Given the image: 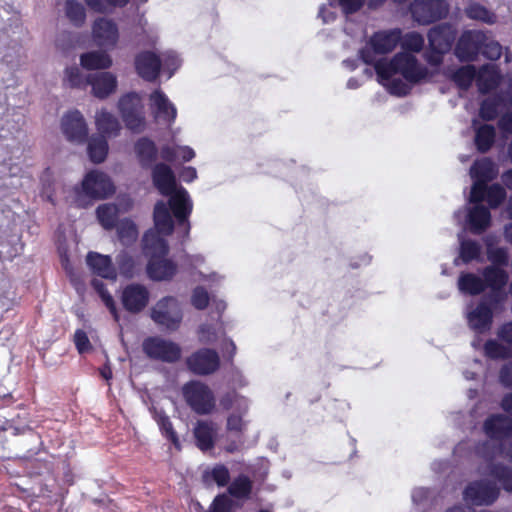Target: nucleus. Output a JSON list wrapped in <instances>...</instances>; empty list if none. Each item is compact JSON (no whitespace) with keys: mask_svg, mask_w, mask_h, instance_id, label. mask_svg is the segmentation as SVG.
<instances>
[{"mask_svg":"<svg viewBox=\"0 0 512 512\" xmlns=\"http://www.w3.org/2000/svg\"><path fill=\"white\" fill-rule=\"evenodd\" d=\"M485 434L494 440L512 436V418L504 414H493L483 424Z\"/></svg>","mask_w":512,"mask_h":512,"instance_id":"aec40b11","label":"nucleus"},{"mask_svg":"<svg viewBox=\"0 0 512 512\" xmlns=\"http://www.w3.org/2000/svg\"><path fill=\"white\" fill-rule=\"evenodd\" d=\"M151 169L153 185L163 196H168L178 190L175 174L168 164L157 163Z\"/></svg>","mask_w":512,"mask_h":512,"instance_id":"f3484780","label":"nucleus"},{"mask_svg":"<svg viewBox=\"0 0 512 512\" xmlns=\"http://www.w3.org/2000/svg\"><path fill=\"white\" fill-rule=\"evenodd\" d=\"M482 280L485 282V289H504L508 283V273L500 267L486 266L482 271Z\"/></svg>","mask_w":512,"mask_h":512,"instance_id":"72a5a7b5","label":"nucleus"},{"mask_svg":"<svg viewBox=\"0 0 512 512\" xmlns=\"http://www.w3.org/2000/svg\"><path fill=\"white\" fill-rule=\"evenodd\" d=\"M155 231L163 235H171L174 231V222L170 215L167 205L163 201H158L154 206L153 212Z\"/></svg>","mask_w":512,"mask_h":512,"instance_id":"2f4dec72","label":"nucleus"},{"mask_svg":"<svg viewBox=\"0 0 512 512\" xmlns=\"http://www.w3.org/2000/svg\"><path fill=\"white\" fill-rule=\"evenodd\" d=\"M458 288L464 294L475 296L485 291V282L474 273L463 272L458 278Z\"/></svg>","mask_w":512,"mask_h":512,"instance_id":"f704fd0d","label":"nucleus"},{"mask_svg":"<svg viewBox=\"0 0 512 512\" xmlns=\"http://www.w3.org/2000/svg\"><path fill=\"white\" fill-rule=\"evenodd\" d=\"M208 478H211L219 487H225L230 481V472L225 465L217 464L211 471L203 474L204 482H208Z\"/></svg>","mask_w":512,"mask_h":512,"instance_id":"864d4df0","label":"nucleus"},{"mask_svg":"<svg viewBox=\"0 0 512 512\" xmlns=\"http://www.w3.org/2000/svg\"><path fill=\"white\" fill-rule=\"evenodd\" d=\"M91 286L93 289L97 292L101 300L103 301L104 305L107 307L109 312L112 314L113 318L118 321L119 320V313L114 301V298L109 293L106 285L103 283V281L94 278L91 280Z\"/></svg>","mask_w":512,"mask_h":512,"instance_id":"49530a36","label":"nucleus"},{"mask_svg":"<svg viewBox=\"0 0 512 512\" xmlns=\"http://www.w3.org/2000/svg\"><path fill=\"white\" fill-rule=\"evenodd\" d=\"M74 343L79 353H85L92 349L90 340L86 332L82 329H77L74 333Z\"/></svg>","mask_w":512,"mask_h":512,"instance_id":"0e129e2a","label":"nucleus"},{"mask_svg":"<svg viewBox=\"0 0 512 512\" xmlns=\"http://www.w3.org/2000/svg\"><path fill=\"white\" fill-rule=\"evenodd\" d=\"M194 437L200 450L208 451L214 448L215 430L211 422L198 421L194 428Z\"/></svg>","mask_w":512,"mask_h":512,"instance_id":"473e14b6","label":"nucleus"},{"mask_svg":"<svg viewBox=\"0 0 512 512\" xmlns=\"http://www.w3.org/2000/svg\"><path fill=\"white\" fill-rule=\"evenodd\" d=\"M395 64H397L398 74L411 84L421 83L430 76L428 68L421 64L412 53H396Z\"/></svg>","mask_w":512,"mask_h":512,"instance_id":"f8f14e48","label":"nucleus"},{"mask_svg":"<svg viewBox=\"0 0 512 512\" xmlns=\"http://www.w3.org/2000/svg\"><path fill=\"white\" fill-rule=\"evenodd\" d=\"M402 39L399 28L374 32L366 45L359 50V58L365 64L375 62L376 55L391 53Z\"/></svg>","mask_w":512,"mask_h":512,"instance_id":"20e7f679","label":"nucleus"},{"mask_svg":"<svg viewBox=\"0 0 512 512\" xmlns=\"http://www.w3.org/2000/svg\"><path fill=\"white\" fill-rule=\"evenodd\" d=\"M457 30L449 22H442L431 27L427 32L428 49L423 57L434 67L443 63L444 56L450 52L455 43Z\"/></svg>","mask_w":512,"mask_h":512,"instance_id":"f03ea898","label":"nucleus"},{"mask_svg":"<svg viewBox=\"0 0 512 512\" xmlns=\"http://www.w3.org/2000/svg\"><path fill=\"white\" fill-rule=\"evenodd\" d=\"M496 130L491 124H482L475 130L474 143L480 153L488 152L494 145Z\"/></svg>","mask_w":512,"mask_h":512,"instance_id":"e433bc0d","label":"nucleus"},{"mask_svg":"<svg viewBox=\"0 0 512 512\" xmlns=\"http://www.w3.org/2000/svg\"><path fill=\"white\" fill-rule=\"evenodd\" d=\"M476 77V68L466 65L457 68L451 75V80L461 89H468Z\"/></svg>","mask_w":512,"mask_h":512,"instance_id":"de8ad7c7","label":"nucleus"},{"mask_svg":"<svg viewBox=\"0 0 512 512\" xmlns=\"http://www.w3.org/2000/svg\"><path fill=\"white\" fill-rule=\"evenodd\" d=\"M65 14L69 21L76 27H81L85 23V7L76 0H66Z\"/></svg>","mask_w":512,"mask_h":512,"instance_id":"09e8293b","label":"nucleus"},{"mask_svg":"<svg viewBox=\"0 0 512 512\" xmlns=\"http://www.w3.org/2000/svg\"><path fill=\"white\" fill-rule=\"evenodd\" d=\"M469 327L478 334L491 329L493 323V309L487 301L480 300L477 306L467 315Z\"/></svg>","mask_w":512,"mask_h":512,"instance_id":"a211bd4d","label":"nucleus"},{"mask_svg":"<svg viewBox=\"0 0 512 512\" xmlns=\"http://www.w3.org/2000/svg\"><path fill=\"white\" fill-rule=\"evenodd\" d=\"M486 194H487V184L474 181V183L471 187L469 201L471 203H474L475 205H478L483 200L486 199Z\"/></svg>","mask_w":512,"mask_h":512,"instance_id":"e2e57ef3","label":"nucleus"},{"mask_svg":"<svg viewBox=\"0 0 512 512\" xmlns=\"http://www.w3.org/2000/svg\"><path fill=\"white\" fill-rule=\"evenodd\" d=\"M470 175L476 182L487 184L498 175V167L489 157L476 160L471 168Z\"/></svg>","mask_w":512,"mask_h":512,"instance_id":"c85d7f7f","label":"nucleus"},{"mask_svg":"<svg viewBox=\"0 0 512 512\" xmlns=\"http://www.w3.org/2000/svg\"><path fill=\"white\" fill-rule=\"evenodd\" d=\"M375 69V72L381 80H390L395 74H398L397 64H395V55L390 59H376L375 62L371 63Z\"/></svg>","mask_w":512,"mask_h":512,"instance_id":"8fccbe9b","label":"nucleus"},{"mask_svg":"<svg viewBox=\"0 0 512 512\" xmlns=\"http://www.w3.org/2000/svg\"><path fill=\"white\" fill-rule=\"evenodd\" d=\"M507 298V294L504 289H490V292L485 295L481 300L488 302L492 309L502 304Z\"/></svg>","mask_w":512,"mask_h":512,"instance_id":"69168bd1","label":"nucleus"},{"mask_svg":"<svg viewBox=\"0 0 512 512\" xmlns=\"http://www.w3.org/2000/svg\"><path fill=\"white\" fill-rule=\"evenodd\" d=\"M134 65L143 80L154 82L160 75L162 62L155 52L142 51L135 56Z\"/></svg>","mask_w":512,"mask_h":512,"instance_id":"2eb2a0df","label":"nucleus"},{"mask_svg":"<svg viewBox=\"0 0 512 512\" xmlns=\"http://www.w3.org/2000/svg\"><path fill=\"white\" fill-rule=\"evenodd\" d=\"M498 379L503 387L512 389V361L501 366Z\"/></svg>","mask_w":512,"mask_h":512,"instance_id":"338daca9","label":"nucleus"},{"mask_svg":"<svg viewBox=\"0 0 512 512\" xmlns=\"http://www.w3.org/2000/svg\"><path fill=\"white\" fill-rule=\"evenodd\" d=\"M120 299L127 312L138 314L148 305L150 293L143 284L131 283L123 288Z\"/></svg>","mask_w":512,"mask_h":512,"instance_id":"4468645a","label":"nucleus"},{"mask_svg":"<svg viewBox=\"0 0 512 512\" xmlns=\"http://www.w3.org/2000/svg\"><path fill=\"white\" fill-rule=\"evenodd\" d=\"M189 372L198 376H209L216 373L221 366L218 352L212 348H199L185 360Z\"/></svg>","mask_w":512,"mask_h":512,"instance_id":"6e6552de","label":"nucleus"},{"mask_svg":"<svg viewBox=\"0 0 512 512\" xmlns=\"http://www.w3.org/2000/svg\"><path fill=\"white\" fill-rule=\"evenodd\" d=\"M157 424L162 434L173 443L177 448L180 447V442L177 433L173 428V424L170 418L164 413H159L156 418Z\"/></svg>","mask_w":512,"mask_h":512,"instance_id":"5fc2aeb1","label":"nucleus"},{"mask_svg":"<svg viewBox=\"0 0 512 512\" xmlns=\"http://www.w3.org/2000/svg\"><path fill=\"white\" fill-rule=\"evenodd\" d=\"M233 501L226 494L217 495L212 501L208 512H231Z\"/></svg>","mask_w":512,"mask_h":512,"instance_id":"680f3d73","label":"nucleus"},{"mask_svg":"<svg viewBox=\"0 0 512 512\" xmlns=\"http://www.w3.org/2000/svg\"><path fill=\"white\" fill-rule=\"evenodd\" d=\"M187 406L197 415L211 414L216 407V398L211 388L200 380H190L181 388Z\"/></svg>","mask_w":512,"mask_h":512,"instance_id":"7ed1b4c3","label":"nucleus"},{"mask_svg":"<svg viewBox=\"0 0 512 512\" xmlns=\"http://www.w3.org/2000/svg\"><path fill=\"white\" fill-rule=\"evenodd\" d=\"M467 222L471 233L479 235L486 231L491 225V213L489 208L478 204L469 209Z\"/></svg>","mask_w":512,"mask_h":512,"instance_id":"cd10ccee","label":"nucleus"},{"mask_svg":"<svg viewBox=\"0 0 512 512\" xmlns=\"http://www.w3.org/2000/svg\"><path fill=\"white\" fill-rule=\"evenodd\" d=\"M65 81L71 88H86L89 84L88 76L84 77L77 66L66 68Z\"/></svg>","mask_w":512,"mask_h":512,"instance_id":"6e6d98bb","label":"nucleus"},{"mask_svg":"<svg viewBox=\"0 0 512 512\" xmlns=\"http://www.w3.org/2000/svg\"><path fill=\"white\" fill-rule=\"evenodd\" d=\"M506 195L505 188L500 184L495 183L487 186L486 200L490 208H498L506 199Z\"/></svg>","mask_w":512,"mask_h":512,"instance_id":"4d7b16f0","label":"nucleus"},{"mask_svg":"<svg viewBox=\"0 0 512 512\" xmlns=\"http://www.w3.org/2000/svg\"><path fill=\"white\" fill-rule=\"evenodd\" d=\"M500 489L488 480H474L467 484L463 498L474 506H490L499 498Z\"/></svg>","mask_w":512,"mask_h":512,"instance_id":"1a4fd4ad","label":"nucleus"},{"mask_svg":"<svg viewBox=\"0 0 512 512\" xmlns=\"http://www.w3.org/2000/svg\"><path fill=\"white\" fill-rule=\"evenodd\" d=\"M84 2L94 12L104 13L107 7H125L130 0H84Z\"/></svg>","mask_w":512,"mask_h":512,"instance_id":"bf43d9fd","label":"nucleus"},{"mask_svg":"<svg viewBox=\"0 0 512 512\" xmlns=\"http://www.w3.org/2000/svg\"><path fill=\"white\" fill-rule=\"evenodd\" d=\"M425 44L424 37L415 31L408 32L404 35L401 46L403 48V52L408 53H419L422 51Z\"/></svg>","mask_w":512,"mask_h":512,"instance_id":"603ef678","label":"nucleus"},{"mask_svg":"<svg viewBox=\"0 0 512 512\" xmlns=\"http://www.w3.org/2000/svg\"><path fill=\"white\" fill-rule=\"evenodd\" d=\"M502 53V45L488 31L477 29L464 30L454 48V54L461 62H474L479 55L496 61L500 59Z\"/></svg>","mask_w":512,"mask_h":512,"instance_id":"f257e3e1","label":"nucleus"},{"mask_svg":"<svg viewBox=\"0 0 512 512\" xmlns=\"http://www.w3.org/2000/svg\"><path fill=\"white\" fill-rule=\"evenodd\" d=\"M151 319L166 330L176 331L183 319L179 301L173 296L161 298L151 310Z\"/></svg>","mask_w":512,"mask_h":512,"instance_id":"39448f33","label":"nucleus"},{"mask_svg":"<svg viewBox=\"0 0 512 512\" xmlns=\"http://www.w3.org/2000/svg\"><path fill=\"white\" fill-rule=\"evenodd\" d=\"M465 15L472 20L487 24L496 22V15L480 3L474 2L465 8Z\"/></svg>","mask_w":512,"mask_h":512,"instance_id":"a18cd8bd","label":"nucleus"},{"mask_svg":"<svg viewBox=\"0 0 512 512\" xmlns=\"http://www.w3.org/2000/svg\"><path fill=\"white\" fill-rule=\"evenodd\" d=\"M116 263L119 273L127 279L133 278L141 270L140 257H134L127 252H121L118 254L116 257Z\"/></svg>","mask_w":512,"mask_h":512,"instance_id":"4c0bfd02","label":"nucleus"},{"mask_svg":"<svg viewBox=\"0 0 512 512\" xmlns=\"http://www.w3.org/2000/svg\"><path fill=\"white\" fill-rule=\"evenodd\" d=\"M409 10L415 22L429 25L446 18L449 6L445 0H414Z\"/></svg>","mask_w":512,"mask_h":512,"instance_id":"0eeeda50","label":"nucleus"},{"mask_svg":"<svg viewBox=\"0 0 512 512\" xmlns=\"http://www.w3.org/2000/svg\"><path fill=\"white\" fill-rule=\"evenodd\" d=\"M88 83L92 87L93 95L99 99L107 98L117 88L116 76L110 72L90 74Z\"/></svg>","mask_w":512,"mask_h":512,"instance_id":"5701e85b","label":"nucleus"},{"mask_svg":"<svg viewBox=\"0 0 512 512\" xmlns=\"http://www.w3.org/2000/svg\"><path fill=\"white\" fill-rule=\"evenodd\" d=\"M142 349L149 359L164 363H176L181 359L182 354L179 344L158 336L145 338Z\"/></svg>","mask_w":512,"mask_h":512,"instance_id":"423d86ee","label":"nucleus"},{"mask_svg":"<svg viewBox=\"0 0 512 512\" xmlns=\"http://www.w3.org/2000/svg\"><path fill=\"white\" fill-rule=\"evenodd\" d=\"M117 236L119 241L124 246H129L134 243L138 238V229L136 224L128 219H122L117 224Z\"/></svg>","mask_w":512,"mask_h":512,"instance_id":"c03bdc74","label":"nucleus"},{"mask_svg":"<svg viewBox=\"0 0 512 512\" xmlns=\"http://www.w3.org/2000/svg\"><path fill=\"white\" fill-rule=\"evenodd\" d=\"M160 234L161 233L150 229L143 235L142 250L143 253L149 257V259H154V257L158 258L160 256H167L169 253L168 242Z\"/></svg>","mask_w":512,"mask_h":512,"instance_id":"b1692460","label":"nucleus"},{"mask_svg":"<svg viewBox=\"0 0 512 512\" xmlns=\"http://www.w3.org/2000/svg\"><path fill=\"white\" fill-rule=\"evenodd\" d=\"M481 255V245L471 239L463 240L460 244V257L464 263L478 260Z\"/></svg>","mask_w":512,"mask_h":512,"instance_id":"3c124183","label":"nucleus"},{"mask_svg":"<svg viewBox=\"0 0 512 512\" xmlns=\"http://www.w3.org/2000/svg\"><path fill=\"white\" fill-rule=\"evenodd\" d=\"M210 297L203 286H197L193 289L191 295V304L197 310H204L208 307Z\"/></svg>","mask_w":512,"mask_h":512,"instance_id":"052dcab7","label":"nucleus"},{"mask_svg":"<svg viewBox=\"0 0 512 512\" xmlns=\"http://www.w3.org/2000/svg\"><path fill=\"white\" fill-rule=\"evenodd\" d=\"M177 270V264L166 256L149 259L146 266L148 278L157 282L172 280Z\"/></svg>","mask_w":512,"mask_h":512,"instance_id":"6ab92c4d","label":"nucleus"},{"mask_svg":"<svg viewBox=\"0 0 512 512\" xmlns=\"http://www.w3.org/2000/svg\"><path fill=\"white\" fill-rule=\"evenodd\" d=\"M94 39L102 46H115L119 33L115 22L106 18H98L92 27Z\"/></svg>","mask_w":512,"mask_h":512,"instance_id":"4be33fe9","label":"nucleus"},{"mask_svg":"<svg viewBox=\"0 0 512 512\" xmlns=\"http://www.w3.org/2000/svg\"><path fill=\"white\" fill-rule=\"evenodd\" d=\"M82 190L87 197L101 200L112 196L115 186L106 173L92 170L85 175L82 181Z\"/></svg>","mask_w":512,"mask_h":512,"instance_id":"9b49d317","label":"nucleus"},{"mask_svg":"<svg viewBox=\"0 0 512 512\" xmlns=\"http://www.w3.org/2000/svg\"><path fill=\"white\" fill-rule=\"evenodd\" d=\"M497 337L502 342L512 346V321L506 322L498 328Z\"/></svg>","mask_w":512,"mask_h":512,"instance_id":"774afa93","label":"nucleus"},{"mask_svg":"<svg viewBox=\"0 0 512 512\" xmlns=\"http://www.w3.org/2000/svg\"><path fill=\"white\" fill-rule=\"evenodd\" d=\"M511 103L512 98H509L507 94L496 93L481 102L479 116L484 121H493L498 117L499 109Z\"/></svg>","mask_w":512,"mask_h":512,"instance_id":"bb28decb","label":"nucleus"},{"mask_svg":"<svg viewBox=\"0 0 512 512\" xmlns=\"http://www.w3.org/2000/svg\"><path fill=\"white\" fill-rule=\"evenodd\" d=\"M109 146L107 139L103 136L93 135L88 140L87 152L91 162L99 164L105 161Z\"/></svg>","mask_w":512,"mask_h":512,"instance_id":"58836bf2","label":"nucleus"},{"mask_svg":"<svg viewBox=\"0 0 512 512\" xmlns=\"http://www.w3.org/2000/svg\"><path fill=\"white\" fill-rule=\"evenodd\" d=\"M170 209L179 225L186 224L187 231L190 229L188 218L192 212V202L187 190L179 187L178 190L168 195Z\"/></svg>","mask_w":512,"mask_h":512,"instance_id":"dca6fc26","label":"nucleus"},{"mask_svg":"<svg viewBox=\"0 0 512 512\" xmlns=\"http://www.w3.org/2000/svg\"><path fill=\"white\" fill-rule=\"evenodd\" d=\"M489 475L496 479L506 492L512 493V467L503 463H492L489 465Z\"/></svg>","mask_w":512,"mask_h":512,"instance_id":"79ce46f5","label":"nucleus"},{"mask_svg":"<svg viewBox=\"0 0 512 512\" xmlns=\"http://www.w3.org/2000/svg\"><path fill=\"white\" fill-rule=\"evenodd\" d=\"M487 258L492 263L490 266L505 267L509 263L508 251L504 247H492L487 248Z\"/></svg>","mask_w":512,"mask_h":512,"instance_id":"13d9d810","label":"nucleus"},{"mask_svg":"<svg viewBox=\"0 0 512 512\" xmlns=\"http://www.w3.org/2000/svg\"><path fill=\"white\" fill-rule=\"evenodd\" d=\"M96 216L101 226L110 231L118 223L119 209L113 203L101 204L96 209Z\"/></svg>","mask_w":512,"mask_h":512,"instance_id":"ea45409f","label":"nucleus"},{"mask_svg":"<svg viewBox=\"0 0 512 512\" xmlns=\"http://www.w3.org/2000/svg\"><path fill=\"white\" fill-rule=\"evenodd\" d=\"M152 105L155 107V117L168 124H172L177 117L176 107L160 89L154 90L150 95Z\"/></svg>","mask_w":512,"mask_h":512,"instance_id":"393cba45","label":"nucleus"},{"mask_svg":"<svg viewBox=\"0 0 512 512\" xmlns=\"http://www.w3.org/2000/svg\"><path fill=\"white\" fill-rule=\"evenodd\" d=\"M483 355L490 360H506L512 357V350L495 339H488L483 345Z\"/></svg>","mask_w":512,"mask_h":512,"instance_id":"37998d69","label":"nucleus"},{"mask_svg":"<svg viewBox=\"0 0 512 512\" xmlns=\"http://www.w3.org/2000/svg\"><path fill=\"white\" fill-rule=\"evenodd\" d=\"M80 64L87 70L107 69L112 65V59L106 52L91 51L81 55Z\"/></svg>","mask_w":512,"mask_h":512,"instance_id":"c9c22d12","label":"nucleus"},{"mask_svg":"<svg viewBox=\"0 0 512 512\" xmlns=\"http://www.w3.org/2000/svg\"><path fill=\"white\" fill-rule=\"evenodd\" d=\"M61 129L68 141L84 144L88 140V127L78 110L67 112L61 120Z\"/></svg>","mask_w":512,"mask_h":512,"instance_id":"ddd939ff","label":"nucleus"},{"mask_svg":"<svg viewBox=\"0 0 512 512\" xmlns=\"http://www.w3.org/2000/svg\"><path fill=\"white\" fill-rule=\"evenodd\" d=\"M134 151L140 166L150 169L158 158V148L153 140L148 137L139 138L134 144Z\"/></svg>","mask_w":512,"mask_h":512,"instance_id":"a878e982","label":"nucleus"},{"mask_svg":"<svg viewBox=\"0 0 512 512\" xmlns=\"http://www.w3.org/2000/svg\"><path fill=\"white\" fill-rule=\"evenodd\" d=\"M119 112L126 127L134 132L140 131L144 124L145 118L142 113V104L139 96L134 93L123 95L118 102Z\"/></svg>","mask_w":512,"mask_h":512,"instance_id":"9d476101","label":"nucleus"},{"mask_svg":"<svg viewBox=\"0 0 512 512\" xmlns=\"http://www.w3.org/2000/svg\"><path fill=\"white\" fill-rule=\"evenodd\" d=\"M252 489V480L248 476L240 474L228 486V493L236 499H247L250 497Z\"/></svg>","mask_w":512,"mask_h":512,"instance_id":"a19ab883","label":"nucleus"},{"mask_svg":"<svg viewBox=\"0 0 512 512\" xmlns=\"http://www.w3.org/2000/svg\"><path fill=\"white\" fill-rule=\"evenodd\" d=\"M86 262L93 274L103 279L116 281L117 270L109 255L90 251L86 256Z\"/></svg>","mask_w":512,"mask_h":512,"instance_id":"412c9836","label":"nucleus"},{"mask_svg":"<svg viewBox=\"0 0 512 512\" xmlns=\"http://www.w3.org/2000/svg\"><path fill=\"white\" fill-rule=\"evenodd\" d=\"M95 125L99 136L116 137L119 135L121 126L118 119L105 109L97 112L95 116Z\"/></svg>","mask_w":512,"mask_h":512,"instance_id":"c756f323","label":"nucleus"},{"mask_svg":"<svg viewBox=\"0 0 512 512\" xmlns=\"http://www.w3.org/2000/svg\"><path fill=\"white\" fill-rule=\"evenodd\" d=\"M501 81V75L496 67L484 65L477 76V87L481 94H488L496 89Z\"/></svg>","mask_w":512,"mask_h":512,"instance_id":"7c9ffc66","label":"nucleus"}]
</instances>
